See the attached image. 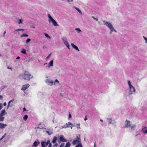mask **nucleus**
Segmentation results:
<instances>
[{"label": "nucleus", "mask_w": 147, "mask_h": 147, "mask_svg": "<svg viewBox=\"0 0 147 147\" xmlns=\"http://www.w3.org/2000/svg\"><path fill=\"white\" fill-rule=\"evenodd\" d=\"M19 77L20 79L28 81H30L31 79L34 78L33 76L26 71H25L23 73L20 74Z\"/></svg>", "instance_id": "f257e3e1"}, {"label": "nucleus", "mask_w": 147, "mask_h": 147, "mask_svg": "<svg viewBox=\"0 0 147 147\" xmlns=\"http://www.w3.org/2000/svg\"><path fill=\"white\" fill-rule=\"evenodd\" d=\"M103 22L104 25L106 26L110 30L111 32L110 33V34H111L112 32H117V30L115 29L113 25L111 22H108L105 20H103Z\"/></svg>", "instance_id": "f03ea898"}, {"label": "nucleus", "mask_w": 147, "mask_h": 147, "mask_svg": "<svg viewBox=\"0 0 147 147\" xmlns=\"http://www.w3.org/2000/svg\"><path fill=\"white\" fill-rule=\"evenodd\" d=\"M127 83L129 86V94L131 95L134 94L136 91L135 88L132 85L130 80L127 81Z\"/></svg>", "instance_id": "7ed1b4c3"}, {"label": "nucleus", "mask_w": 147, "mask_h": 147, "mask_svg": "<svg viewBox=\"0 0 147 147\" xmlns=\"http://www.w3.org/2000/svg\"><path fill=\"white\" fill-rule=\"evenodd\" d=\"M49 18L48 21L49 23L52 22L53 25L54 26H58V25L56 22L53 18L49 14H47Z\"/></svg>", "instance_id": "20e7f679"}, {"label": "nucleus", "mask_w": 147, "mask_h": 147, "mask_svg": "<svg viewBox=\"0 0 147 147\" xmlns=\"http://www.w3.org/2000/svg\"><path fill=\"white\" fill-rule=\"evenodd\" d=\"M46 80H45V82L48 85L52 86L53 84V81L51 79L49 78L47 76L46 77Z\"/></svg>", "instance_id": "39448f33"}, {"label": "nucleus", "mask_w": 147, "mask_h": 147, "mask_svg": "<svg viewBox=\"0 0 147 147\" xmlns=\"http://www.w3.org/2000/svg\"><path fill=\"white\" fill-rule=\"evenodd\" d=\"M80 137V135H79L78 136H77L76 138L73 140L72 142L73 144L74 145H75L78 143H79V142L81 141Z\"/></svg>", "instance_id": "423d86ee"}, {"label": "nucleus", "mask_w": 147, "mask_h": 147, "mask_svg": "<svg viewBox=\"0 0 147 147\" xmlns=\"http://www.w3.org/2000/svg\"><path fill=\"white\" fill-rule=\"evenodd\" d=\"M131 124L130 121H129L126 120L125 122L124 126L123 127L124 128H128L129 126H130V124Z\"/></svg>", "instance_id": "0eeeda50"}, {"label": "nucleus", "mask_w": 147, "mask_h": 147, "mask_svg": "<svg viewBox=\"0 0 147 147\" xmlns=\"http://www.w3.org/2000/svg\"><path fill=\"white\" fill-rule=\"evenodd\" d=\"M136 124H131L130 126H129L128 128H129L130 130L134 131L136 129Z\"/></svg>", "instance_id": "6e6552de"}, {"label": "nucleus", "mask_w": 147, "mask_h": 147, "mask_svg": "<svg viewBox=\"0 0 147 147\" xmlns=\"http://www.w3.org/2000/svg\"><path fill=\"white\" fill-rule=\"evenodd\" d=\"M30 86V85L28 84L24 85L22 86V87L21 89V90L24 91L27 89Z\"/></svg>", "instance_id": "1a4fd4ad"}, {"label": "nucleus", "mask_w": 147, "mask_h": 147, "mask_svg": "<svg viewBox=\"0 0 147 147\" xmlns=\"http://www.w3.org/2000/svg\"><path fill=\"white\" fill-rule=\"evenodd\" d=\"M24 30V29H16L14 30V31L13 32V33L14 34H19V31H23Z\"/></svg>", "instance_id": "9d476101"}, {"label": "nucleus", "mask_w": 147, "mask_h": 147, "mask_svg": "<svg viewBox=\"0 0 147 147\" xmlns=\"http://www.w3.org/2000/svg\"><path fill=\"white\" fill-rule=\"evenodd\" d=\"M142 131L144 134L147 133V127L145 126H144L142 128Z\"/></svg>", "instance_id": "9b49d317"}, {"label": "nucleus", "mask_w": 147, "mask_h": 147, "mask_svg": "<svg viewBox=\"0 0 147 147\" xmlns=\"http://www.w3.org/2000/svg\"><path fill=\"white\" fill-rule=\"evenodd\" d=\"M7 126V124H3L2 123H0V128L4 129Z\"/></svg>", "instance_id": "f8f14e48"}, {"label": "nucleus", "mask_w": 147, "mask_h": 147, "mask_svg": "<svg viewBox=\"0 0 147 147\" xmlns=\"http://www.w3.org/2000/svg\"><path fill=\"white\" fill-rule=\"evenodd\" d=\"M14 99H13L11 100H10L9 102L8 103L7 106V108H8L10 107H11L13 105L12 104L10 105V104L11 102H13L14 101Z\"/></svg>", "instance_id": "ddd939ff"}, {"label": "nucleus", "mask_w": 147, "mask_h": 147, "mask_svg": "<svg viewBox=\"0 0 147 147\" xmlns=\"http://www.w3.org/2000/svg\"><path fill=\"white\" fill-rule=\"evenodd\" d=\"M108 121L110 124H112V125L114 123H116V122L115 121H113L111 119H108Z\"/></svg>", "instance_id": "4468645a"}, {"label": "nucleus", "mask_w": 147, "mask_h": 147, "mask_svg": "<svg viewBox=\"0 0 147 147\" xmlns=\"http://www.w3.org/2000/svg\"><path fill=\"white\" fill-rule=\"evenodd\" d=\"M66 124L68 126V127H71V129H72L73 124L71 123L70 122H68L66 123Z\"/></svg>", "instance_id": "2eb2a0df"}, {"label": "nucleus", "mask_w": 147, "mask_h": 147, "mask_svg": "<svg viewBox=\"0 0 147 147\" xmlns=\"http://www.w3.org/2000/svg\"><path fill=\"white\" fill-rule=\"evenodd\" d=\"M71 45L74 49H75L77 51H80V50L78 47L76 45H75L73 43H71Z\"/></svg>", "instance_id": "dca6fc26"}, {"label": "nucleus", "mask_w": 147, "mask_h": 147, "mask_svg": "<svg viewBox=\"0 0 147 147\" xmlns=\"http://www.w3.org/2000/svg\"><path fill=\"white\" fill-rule=\"evenodd\" d=\"M60 140L62 142H67V140L65 139L63 135H61L60 138Z\"/></svg>", "instance_id": "f3484780"}, {"label": "nucleus", "mask_w": 147, "mask_h": 147, "mask_svg": "<svg viewBox=\"0 0 147 147\" xmlns=\"http://www.w3.org/2000/svg\"><path fill=\"white\" fill-rule=\"evenodd\" d=\"M53 61L52 60L50 61L49 63H48V67H51L53 65Z\"/></svg>", "instance_id": "a211bd4d"}, {"label": "nucleus", "mask_w": 147, "mask_h": 147, "mask_svg": "<svg viewBox=\"0 0 147 147\" xmlns=\"http://www.w3.org/2000/svg\"><path fill=\"white\" fill-rule=\"evenodd\" d=\"M0 114L4 116L5 114H7V112H6L5 109H4L1 111V113Z\"/></svg>", "instance_id": "6ab92c4d"}, {"label": "nucleus", "mask_w": 147, "mask_h": 147, "mask_svg": "<svg viewBox=\"0 0 147 147\" xmlns=\"http://www.w3.org/2000/svg\"><path fill=\"white\" fill-rule=\"evenodd\" d=\"M80 123H76V124H75L74 125H73V126H74L76 127L78 129H80Z\"/></svg>", "instance_id": "aec40b11"}, {"label": "nucleus", "mask_w": 147, "mask_h": 147, "mask_svg": "<svg viewBox=\"0 0 147 147\" xmlns=\"http://www.w3.org/2000/svg\"><path fill=\"white\" fill-rule=\"evenodd\" d=\"M41 146L42 147H46L47 146L45 142H42L41 143Z\"/></svg>", "instance_id": "412c9836"}, {"label": "nucleus", "mask_w": 147, "mask_h": 147, "mask_svg": "<svg viewBox=\"0 0 147 147\" xmlns=\"http://www.w3.org/2000/svg\"><path fill=\"white\" fill-rule=\"evenodd\" d=\"M61 39L64 44L68 42L67 39L65 37H63L61 38Z\"/></svg>", "instance_id": "4be33fe9"}, {"label": "nucleus", "mask_w": 147, "mask_h": 147, "mask_svg": "<svg viewBox=\"0 0 147 147\" xmlns=\"http://www.w3.org/2000/svg\"><path fill=\"white\" fill-rule=\"evenodd\" d=\"M61 39L64 44L68 42L67 39L65 37H63L61 38Z\"/></svg>", "instance_id": "5701e85b"}, {"label": "nucleus", "mask_w": 147, "mask_h": 147, "mask_svg": "<svg viewBox=\"0 0 147 147\" xmlns=\"http://www.w3.org/2000/svg\"><path fill=\"white\" fill-rule=\"evenodd\" d=\"M74 7V8H75L81 15L82 14V13L81 11L78 8L75 7Z\"/></svg>", "instance_id": "b1692460"}, {"label": "nucleus", "mask_w": 147, "mask_h": 147, "mask_svg": "<svg viewBox=\"0 0 147 147\" xmlns=\"http://www.w3.org/2000/svg\"><path fill=\"white\" fill-rule=\"evenodd\" d=\"M17 21L18 22V24H20L22 23L24 21V20L22 19H18Z\"/></svg>", "instance_id": "393cba45"}, {"label": "nucleus", "mask_w": 147, "mask_h": 147, "mask_svg": "<svg viewBox=\"0 0 147 147\" xmlns=\"http://www.w3.org/2000/svg\"><path fill=\"white\" fill-rule=\"evenodd\" d=\"M4 117L3 116L0 114V121H3Z\"/></svg>", "instance_id": "a878e982"}, {"label": "nucleus", "mask_w": 147, "mask_h": 147, "mask_svg": "<svg viewBox=\"0 0 147 147\" xmlns=\"http://www.w3.org/2000/svg\"><path fill=\"white\" fill-rule=\"evenodd\" d=\"M57 139V137L55 136L53 137V140H52V142L53 143H55Z\"/></svg>", "instance_id": "bb28decb"}, {"label": "nucleus", "mask_w": 147, "mask_h": 147, "mask_svg": "<svg viewBox=\"0 0 147 147\" xmlns=\"http://www.w3.org/2000/svg\"><path fill=\"white\" fill-rule=\"evenodd\" d=\"M44 34L48 39H49L51 38V37L49 36L48 34L45 33H44Z\"/></svg>", "instance_id": "cd10ccee"}, {"label": "nucleus", "mask_w": 147, "mask_h": 147, "mask_svg": "<svg viewBox=\"0 0 147 147\" xmlns=\"http://www.w3.org/2000/svg\"><path fill=\"white\" fill-rule=\"evenodd\" d=\"M46 143L47 145L49 144L48 147H51L52 144L51 143H50V141L49 140H47V142H46Z\"/></svg>", "instance_id": "c85d7f7f"}, {"label": "nucleus", "mask_w": 147, "mask_h": 147, "mask_svg": "<svg viewBox=\"0 0 147 147\" xmlns=\"http://www.w3.org/2000/svg\"><path fill=\"white\" fill-rule=\"evenodd\" d=\"M64 44L67 47V48L69 49H70V48H69L70 45H69V44L68 42L64 43Z\"/></svg>", "instance_id": "c756f323"}, {"label": "nucleus", "mask_w": 147, "mask_h": 147, "mask_svg": "<svg viewBox=\"0 0 147 147\" xmlns=\"http://www.w3.org/2000/svg\"><path fill=\"white\" fill-rule=\"evenodd\" d=\"M39 143V142H37V141H35L33 144V145L34 146H37L38 144Z\"/></svg>", "instance_id": "7c9ffc66"}, {"label": "nucleus", "mask_w": 147, "mask_h": 147, "mask_svg": "<svg viewBox=\"0 0 147 147\" xmlns=\"http://www.w3.org/2000/svg\"><path fill=\"white\" fill-rule=\"evenodd\" d=\"M75 30L77 31L78 33H79L81 32L80 29L79 28H76Z\"/></svg>", "instance_id": "2f4dec72"}, {"label": "nucleus", "mask_w": 147, "mask_h": 147, "mask_svg": "<svg viewBox=\"0 0 147 147\" xmlns=\"http://www.w3.org/2000/svg\"><path fill=\"white\" fill-rule=\"evenodd\" d=\"M21 52L24 54H26V50L24 49H22V50L21 51Z\"/></svg>", "instance_id": "473e14b6"}, {"label": "nucleus", "mask_w": 147, "mask_h": 147, "mask_svg": "<svg viewBox=\"0 0 147 147\" xmlns=\"http://www.w3.org/2000/svg\"><path fill=\"white\" fill-rule=\"evenodd\" d=\"M28 35L27 34H22L21 36V38H22V37H28Z\"/></svg>", "instance_id": "72a5a7b5"}, {"label": "nucleus", "mask_w": 147, "mask_h": 147, "mask_svg": "<svg viewBox=\"0 0 147 147\" xmlns=\"http://www.w3.org/2000/svg\"><path fill=\"white\" fill-rule=\"evenodd\" d=\"M46 132L49 135H51L53 133L52 130H51V131H46Z\"/></svg>", "instance_id": "f704fd0d"}, {"label": "nucleus", "mask_w": 147, "mask_h": 147, "mask_svg": "<svg viewBox=\"0 0 147 147\" xmlns=\"http://www.w3.org/2000/svg\"><path fill=\"white\" fill-rule=\"evenodd\" d=\"M28 116L27 115H25L23 118V119L25 120L26 121L28 119Z\"/></svg>", "instance_id": "c9c22d12"}, {"label": "nucleus", "mask_w": 147, "mask_h": 147, "mask_svg": "<svg viewBox=\"0 0 147 147\" xmlns=\"http://www.w3.org/2000/svg\"><path fill=\"white\" fill-rule=\"evenodd\" d=\"M75 147H82V146L81 143H79Z\"/></svg>", "instance_id": "e433bc0d"}, {"label": "nucleus", "mask_w": 147, "mask_h": 147, "mask_svg": "<svg viewBox=\"0 0 147 147\" xmlns=\"http://www.w3.org/2000/svg\"><path fill=\"white\" fill-rule=\"evenodd\" d=\"M31 41V39L30 38H28L26 40V44H28V43L30 42Z\"/></svg>", "instance_id": "4c0bfd02"}, {"label": "nucleus", "mask_w": 147, "mask_h": 147, "mask_svg": "<svg viewBox=\"0 0 147 147\" xmlns=\"http://www.w3.org/2000/svg\"><path fill=\"white\" fill-rule=\"evenodd\" d=\"M62 128H68V126L67 125L66 123L64 125L62 126Z\"/></svg>", "instance_id": "58836bf2"}, {"label": "nucleus", "mask_w": 147, "mask_h": 147, "mask_svg": "<svg viewBox=\"0 0 147 147\" xmlns=\"http://www.w3.org/2000/svg\"><path fill=\"white\" fill-rule=\"evenodd\" d=\"M70 146V144L69 142L67 143L65 146L64 147H69Z\"/></svg>", "instance_id": "ea45409f"}, {"label": "nucleus", "mask_w": 147, "mask_h": 147, "mask_svg": "<svg viewBox=\"0 0 147 147\" xmlns=\"http://www.w3.org/2000/svg\"><path fill=\"white\" fill-rule=\"evenodd\" d=\"M6 134H5L0 139V141L1 140L6 136Z\"/></svg>", "instance_id": "a19ab883"}, {"label": "nucleus", "mask_w": 147, "mask_h": 147, "mask_svg": "<svg viewBox=\"0 0 147 147\" xmlns=\"http://www.w3.org/2000/svg\"><path fill=\"white\" fill-rule=\"evenodd\" d=\"M59 83V81L57 80L56 79L55 81L53 82V84L54 85H55L56 84V83Z\"/></svg>", "instance_id": "79ce46f5"}, {"label": "nucleus", "mask_w": 147, "mask_h": 147, "mask_svg": "<svg viewBox=\"0 0 147 147\" xmlns=\"http://www.w3.org/2000/svg\"><path fill=\"white\" fill-rule=\"evenodd\" d=\"M51 53L46 58V59H48L51 56Z\"/></svg>", "instance_id": "37998d69"}, {"label": "nucleus", "mask_w": 147, "mask_h": 147, "mask_svg": "<svg viewBox=\"0 0 147 147\" xmlns=\"http://www.w3.org/2000/svg\"><path fill=\"white\" fill-rule=\"evenodd\" d=\"M143 38L145 40V42L146 43H147V38L145 37L144 36H143Z\"/></svg>", "instance_id": "c03bdc74"}, {"label": "nucleus", "mask_w": 147, "mask_h": 147, "mask_svg": "<svg viewBox=\"0 0 147 147\" xmlns=\"http://www.w3.org/2000/svg\"><path fill=\"white\" fill-rule=\"evenodd\" d=\"M3 107V104L1 103L0 104V111L2 109Z\"/></svg>", "instance_id": "a18cd8bd"}, {"label": "nucleus", "mask_w": 147, "mask_h": 147, "mask_svg": "<svg viewBox=\"0 0 147 147\" xmlns=\"http://www.w3.org/2000/svg\"><path fill=\"white\" fill-rule=\"evenodd\" d=\"M92 18H93L94 20H96L97 21L98 20V18H95L94 16H92Z\"/></svg>", "instance_id": "49530a36"}, {"label": "nucleus", "mask_w": 147, "mask_h": 147, "mask_svg": "<svg viewBox=\"0 0 147 147\" xmlns=\"http://www.w3.org/2000/svg\"><path fill=\"white\" fill-rule=\"evenodd\" d=\"M58 144L57 143H55V145L53 146V147H57Z\"/></svg>", "instance_id": "de8ad7c7"}, {"label": "nucleus", "mask_w": 147, "mask_h": 147, "mask_svg": "<svg viewBox=\"0 0 147 147\" xmlns=\"http://www.w3.org/2000/svg\"><path fill=\"white\" fill-rule=\"evenodd\" d=\"M64 145H65V144L64 143H62V144L60 146V147H63V146H64Z\"/></svg>", "instance_id": "09e8293b"}, {"label": "nucleus", "mask_w": 147, "mask_h": 147, "mask_svg": "<svg viewBox=\"0 0 147 147\" xmlns=\"http://www.w3.org/2000/svg\"><path fill=\"white\" fill-rule=\"evenodd\" d=\"M73 1V0H67V1L68 2H72Z\"/></svg>", "instance_id": "8fccbe9b"}, {"label": "nucleus", "mask_w": 147, "mask_h": 147, "mask_svg": "<svg viewBox=\"0 0 147 147\" xmlns=\"http://www.w3.org/2000/svg\"><path fill=\"white\" fill-rule=\"evenodd\" d=\"M3 98V96L0 95V99L2 100Z\"/></svg>", "instance_id": "3c124183"}, {"label": "nucleus", "mask_w": 147, "mask_h": 147, "mask_svg": "<svg viewBox=\"0 0 147 147\" xmlns=\"http://www.w3.org/2000/svg\"><path fill=\"white\" fill-rule=\"evenodd\" d=\"M71 115L70 114H69V118H71Z\"/></svg>", "instance_id": "603ef678"}, {"label": "nucleus", "mask_w": 147, "mask_h": 147, "mask_svg": "<svg viewBox=\"0 0 147 147\" xmlns=\"http://www.w3.org/2000/svg\"><path fill=\"white\" fill-rule=\"evenodd\" d=\"M3 105H4V106H6V105L7 104H6V102H4V103H3Z\"/></svg>", "instance_id": "864d4df0"}, {"label": "nucleus", "mask_w": 147, "mask_h": 147, "mask_svg": "<svg viewBox=\"0 0 147 147\" xmlns=\"http://www.w3.org/2000/svg\"><path fill=\"white\" fill-rule=\"evenodd\" d=\"M87 120V117H86H86H85V118L84 119V120L85 121H86V120Z\"/></svg>", "instance_id": "5fc2aeb1"}, {"label": "nucleus", "mask_w": 147, "mask_h": 147, "mask_svg": "<svg viewBox=\"0 0 147 147\" xmlns=\"http://www.w3.org/2000/svg\"><path fill=\"white\" fill-rule=\"evenodd\" d=\"M20 57L19 56H18L16 58V59H20Z\"/></svg>", "instance_id": "6e6d98bb"}, {"label": "nucleus", "mask_w": 147, "mask_h": 147, "mask_svg": "<svg viewBox=\"0 0 147 147\" xmlns=\"http://www.w3.org/2000/svg\"><path fill=\"white\" fill-rule=\"evenodd\" d=\"M23 110H24L23 111H26V110L25 108H23Z\"/></svg>", "instance_id": "4d7b16f0"}, {"label": "nucleus", "mask_w": 147, "mask_h": 147, "mask_svg": "<svg viewBox=\"0 0 147 147\" xmlns=\"http://www.w3.org/2000/svg\"><path fill=\"white\" fill-rule=\"evenodd\" d=\"M94 147H96V145L95 143L94 144Z\"/></svg>", "instance_id": "13d9d810"}, {"label": "nucleus", "mask_w": 147, "mask_h": 147, "mask_svg": "<svg viewBox=\"0 0 147 147\" xmlns=\"http://www.w3.org/2000/svg\"><path fill=\"white\" fill-rule=\"evenodd\" d=\"M32 27L33 28H35V26H32Z\"/></svg>", "instance_id": "bf43d9fd"}, {"label": "nucleus", "mask_w": 147, "mask_h": 147, "mask_svg": "<svg viewBox=\"0 0 147 147\" xmlns=\"http://www.w3.org/2000/svg\"><path fill=\"white\" fill-rule=\"evenodd\" d=\"M5 33H6V32H5H5H4V34H5Z\"/></svg>", "instance_id": "052dcab7"}, {"label": "nucleus", "mask_w": 147, "mask_h": 147, "mask_svg": "<svg viewBox=\"0 0 147 147\" xmlns=\"http://www.w3.org/2000/svg\"><path fill=\"white\" fill-rule=\"evenodd\" d=\"M102 122L103 121L102 119H100V120Z\"/></svg>", "instance_id": "680f3d73"}, {"label": "nucleus", "mask_w": 147, "mask_h": 147, "mask_svg": "<svg viewBox=\"0 0 147 147\" xmlns=\"http://www.w3.org/2000/svg\"><path fill=\"white\" fill-rule=\"evenodd\" d=\"M47 63H45L44 64V65H47Z\"/></svg>", "instance_id": "e2e57ef3"}]
</instances>
